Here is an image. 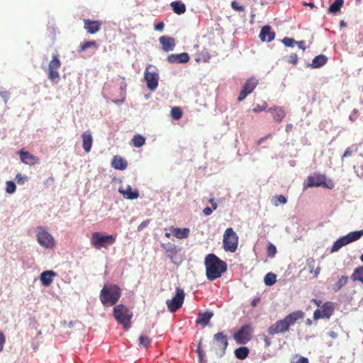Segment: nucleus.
<instances>
[{"mask_svg":"<svg viewBox=\"0 0 363 363\" xmlns=\"http://www.w3.org/2000/svg\"><path fill=\"white\" fill-rule=\"evenodd\" d=\"M196 352L198 353L200 363H206V361L204 359L205 354L201 348V340L198 343Z\"/></svg>","mask_w":363,"mask_h":363,"instance_id":"a19ab883","label":"nucleus"},{"mask_svg":"<svg viewBox=\"0 0 363 363\" xmlns=\"http://www.w3.org/2000/svg\"><path fill=\"white\" fill-rule=\"evenodd\" d=\"M16 182L18 184H23L27 179V177L22 176L21 174H17L16 176Z\"/></svg>","mask_w":363,"mask_h":363,"instance_id":"864d4df0","label":"nucleus"},{"mask_svg":"<svg viewBox=\"0 0 363 363\" xmlns=\"http://www.w3.org/2000/svg\"><path fill=\"white\" fill-rule=\"evenodd\" d=\"M132 142L134 147H140L145 144V138L140 135H135L132 139Z\"/></svg>","mask_w":363,"mask_h":363,"instance_id":"72a5a7b5","label":"nucleus"},{"mask_svg":"<svg viewBox=\"0 0 363 363\" xmlns=\"http://www.w3.org/2000/svg\"><path fill=\"white\" fill-rule=\"evenodd\" d=\"M348 281V277L347 276H342L339 278L337 283L333 286V290L335 292L338 291L341 289L342 286L347 284Z\"/></svg>","mask_w":363,"mask_h":363,"instance_id":"2f4dec72","label":"nucleus"},{"mask_svg":"<svg viewBox=\"0 0 363 363\" xmlns=\"http://www.w3.org/2000/svg\"><path fill=\"white\" fill-rule=\"evenodd\" d=\"M159 41L162 45V50L165 52L172 51L176 45L175 39L169 36H161Z\"/></svg>","mask_w":363,"mask_h":363,"instance_id":"2eb2a0df","label":"nucleus"},{"mask_svg":"<svg viewBox=\"0 0 363 363\" xmlns=\"http://www.w3.org/2000/svg\"><path fill=\"white\" fill-rule=\"evenodd\" d=\"M334 313V306L332 302H326L320 309H316L313 313V319L329 318Z\"/></svg>","mask_w":363,"mask_h":363,"instance_id":"ddd939ff","label":"nucleus"},{"mask_svg":"<svg viewBox=\"0 0 363 363\" xmlns=\"http://www.w3.org/2000/svg\"><path fill=\"white\" fill-rule=\"evenodd\" d=\"M151 342V339L146 335H141L139 337V345L144 347L147 348L148 345Z\"/></svg>","mask_w":363,"mask_h":363,"instance_id":"ea45409f","label":"nucleus"},{"mask_svg":"<svg viewBox=\"0 0 363 363\" xmlns=\"http://www.w3.org/2000/svg\"><path fill=\"white\" fill-rule=\"evenodd\" d=\"M343 247V245L340 239L337 240L333 245L330 252H335L338 251L341 247Z\"/></svg>","mask_w":363,"mask_h":363,"instance_id":"09e8293b","label":"nucleus"},{"mask_svg":"<svg viewBox=\"0 0 363 363\" xmlns=\"http://www.w3.org/2000/svg\"><path fill=\"white\" fill-rule=\"evenodd\" d=\"M183 115V111L181 108L175 106L171 109V116L174 120H179Z\"/></svg>","mask_w":363,"mask_h":363,"instance_id":"e433bc0d","label":"nucleus"},{"mask_svg":"<svg viewBox=\"0 0 363 363\" xmlns=\"http://www.w3.org/2000/svg\"><path fill=\"white\" fill-rule=\"evenodd\" d=\"M0 96L3 99L4 101L6 103L10 98V92L6 90L0 91Z\"/></svg>","mask_w":363,"mask_h":363,"instance_id":"603ef678","label":"nucleus"},{"mask_svg":"<svg viewBox=\"0 0 363 363\" xmlns=\"http://www.w3.org/2000/svg\"><path fill=\"white\" fill-rule=\"evenodd\" d=\"M20 159H35V157L31 155L28 152L24 151L23 150H21L18 152Z\"/></svg>","mask_w":363,"mask_h":363,"instance_id":"8fccbe9b","label":"nucleus"},{"mask_svg":"<svg viewBox=\"0 0 363 363\" xmlns=\"http://www.w3.org/2000/svg\"><path fill=\"white\" fill-rule=\"evenodd\" d=\"M315 262L313 258H311L307 260V265L309 268L310 272L313 273L314 277H317L318 276V274H320V267H317L315 269Z\"/></svg>","mask_w":363,"mask_h":363,"instance_id":"7c9ffc66","label":"nucleus"},{"mask_svg":"<svg viewBox=\"0 0 363 363\" xmlns=\"http://www.w3.org/2000/svg\"><path fill=\"white\" fill-rule=\"evenodd\" d=\"M170 6L172 7L174 12L178 15L183 14L186 12L185 4L180 1H172L170 4Z\"/></svg>","mask_w":363,"mask_h":363,"instance_id":"a878e982","label":"nucleus"},{"mask_svg":"<svg viewBox=\"0 0 363 363\" xmlns=\"http://www.w3.org/2000/svg\"><path fill=\"white\" fill-rule=\"evenodd\" d=\"M5 342H6L5 335H4V333L2 332H0V352L3 350L4 345Z\"/></svg>","mask_w":363,"mask_h":363,"instance_id":"4d7b16f0","label":"nucleus"},{"mask_svg":"<svg viewBox=\"0 0 363 363\" xmlns=\"http://www.w3.org/2000/svg\"><path fill=\"white\" fill-rule=\"evenodd\" d=\"M294 363H309V361L307 357H300Z\"/></svg>","mask_w":363,"mask_h":363,"instance_id":"052dcab7","label":"nucleus"},{"mask_svg":"<svg viewBox=\"0 0 363 363\" xmlns=\"http://www.w3.org/2000/svg\"><path fill=\"white\" fill-rule=\"evenodd\" d=\"M257 84L258 81L257 79L254 77L248 79L244 84L243 88L239 94L238 101H243L248 94H251L253 91V90L257 86Z\"/></svg>","mask_w":363,"mask_h":363,"instance_id":"4468645a","label":"nucleus"},{"mask_svg":"<svg viewBox=\"0 0 363 363\" xmlns=\"http://www.w3.org/2000/svg\"><path fill=\"white\" fill-rule=\"evenodd\" d=\"M203 213L206 216H210L212 213V209L210 207H206L203 210Z\"/></svg>","mask_w":363,"mask_h":363,"instance_id":"69168bd1","label":"nucleus"},{"mask_svg":"<svg viewBox=\"0 0 363 363\" xmlns=\"http://www.w3.org/2000/svg\"><path fill=\"white\" fill-rule=\"evenodd\" d=\"M206 274L208 280L213 281L221 277L227 270V264L214 254H208L205 257Z\"/></svg>","mask_w":363,"mask_h":363,"instance_id":"f257e3e1","label":"nucleus"},{"mask_svg":"<svg viewBox=\"0 0 363 363\" xmlns=\"http://www.w3.org/2000/svg\"><path fill=\"white\" fill-rule=\"evenodd\" d=\"M296 44L298 45V47L299 48H301V50H303V51L306 50V45H305V42L303 40H301V41H296Z\"/></svg>","mask_w":363,"mask_h":363,"instance_id":"e2e57ef3","label":"nucleus"},{"mask_svg":"<svg viewBox=\"0 0 363 363\" xmlns=\"http://www.w3.org/2000/svg\"><path fill=\"white\" fill-rule=\"evenodd\" d=\"M164 24L163 22H160L155 25V29L158 31H162L164 29Z\"/></svg>","mask_w":363,"mask_h":363,"instance_id":"bf43d9fd","label":"nucleus"},{"mask_svg":"<svg viewBox=\"0 0 363 363\" xmlns=\"http://www.w3.org/2000/svg\"><path fill=\"white\" fill-rule=\"evenodd\" d=\"M264 281L267 286H272L277 281V277L272 272L268 273L265 275Z\"/></svg>","mask_w":363,"mask_h":363,"instance_id":"c9c22d12","label":"nucleus"},{"mask_svg":"<svg viewBox=\"0 0 363 363\" xmlns=\"http://www.w3.org/2000/svg\"><path fill=\"white\" fill-rule=\"evenodd\" d=\"M121 296V289L116 284L105 285L100 292V301L105 306H114Z\"/></svg>","mask_w":363,"mask_h":363,"instance_id":"7ed1b4c3","label":"nucleus"},{"mask_svg":"<svg viewBox=\"0 0 363 363\" xmlns=\"http://www.w3.org/2000/svg\"><path fill=\"white\" fill-rule=\"evenodd\" d=\"M328 58L324 55H319L313 60L311 66L313 68H318L326 64Z\"/></svg>","mask_w":363,"mask_h":363,"instance_id":"c85d7f7f","label":"nucleus"},{"mask_svg":"<svg viewBox=\"0 0 363 363\" xmlns=\"http://www.w3.org/2000/svg\"><path fill=\"white\" fill-rule=\"evenodd\" d=\"M172 233L178 239H184L189 237L190 230L187 228H172Z\"/></svg>","mask_w":363,"mask_h":363,"instance_id":"b1692460","label":"nucleus"},{"mask_svg":"<svg viewBox=\"0 0 363 363\" xmlns=\"http://www.w3.org/2000/svg\"><path fill=\"white\" fill-rule=\"evenodd\" d=\"M84 29L90 34H94L100 30L101 22L99 21H91L89 19H84Z\"/></svg>","mask_w":363,"mask_h":363,"instance_id":"f3484780","label":"nucleus"},{"mask_svg":"<svg viewBox=\"0 0 363 363\" xmlns=\"http://www.w3.org/2000/svg\"><path fill=\"white\" fill-rule=\"evenodd\" d=\"M267 253L268 257H274L277 253L276 247L273 244L269 243L267 248Z\"/></svg>","mask_w":363,"mask_h":363,"instance_id":"c03bdc74","label":"nucleus"},{"mask_svg":"<svg viewBox=\"0 0 363 363\" xmlns=\"http://www.w3.org/2000/svg\"><path fill=\"white\" fill-rule=\"evenodd\" d=\"M167 60L170 64L186 63L189 61V56L186 52L171 54L168 55Z\"/></svg>","mask_w":363,"mask_h":363,"instance_id":"dca6fc26","label":"nucleus"},{"mask_svg":"<svg viewBox=\"0 0 363 363\" xmlns=\"http://www.w3.org/2000/svg\"><path fill=\"white\" fill-rule=\"evenodd\" d=\"M259 37L263 42H271L274 39L275 33L271 30L269 26H264L262 28Z\"/></svg>","mask_w":363,"mask_h":363,"instance_id":"6ab92c4d","label":"nucleus"},{"mask_svg":"<svg viewBox=\"0 0 363 363\" xmlns=\"http://www.w3.org/2000/svg\"><path fill=\"white\" fill-rule=\"evenodd\" d=\"M16 186L12 181L6 182V191L9 194H13L15 192Z\"/></svg>","mask_w":363,"mask_h":363,"instance_id":"a18cd8bd","label":"nucleus"},{"mask_svg":"<svg viewBox=\"0 0 363 363\" xmlns=\"http://www.w3.org/2000/svg\"><path fill=\"white\" fill-rule=\"evenodd\" d=\"M162 247L164 249L167 256L173 262L174 257L177 255L179 250L176 245L172 244L167 245H162Z\"/></svg>","mask_w":363,"mask_h":363,"instance_id":"393cba45","label":"nucleus"},{"mask_svg":"<svg viewBox=\"0 0 363 363\" xmlns=\"http://www.w3.org/2000/svg\"><path fill=\"white\" fill-rule=\"evenodd\" d=\"M348 235L351 240V242H354L363 236V229L359 231L351 232L348 233Z\"/></svg>","mask_w":363,"mask_h":363,"instance_id":"79ce46f5","label":"nucleus"},{"mask_svg":"<svg viewBox=\"0 0 363 363\" xmlns=\"http://www.w3.org/2000/svg\"><path fill=\"white\" fill-rule=\"evenodd\" d=\"M113 313L116 321L122 325L125 329L130 327L133 313L123 304H119L113 308Z\"/></svg>","mask_w":363,"mask_h":363,"instance_id":"20e7f679","label":"nucleus"},{"mask_svg":"<svg viewBox=\"0 0 363 363\" xmlns=\"http://www.w3.org/2000/svg\"><path fill=\"white\" fill-rule=\"evenodd\" d=\"M82 146L86 152H90L93 143V138L90 130H86L82 134Z\"/></svg>","mask_w":363,"mask_h":363,"instance_id":"412c9836","label":"nucleus"},{"mask_svg":"<svg viewBox=\"0 0 363 363\" xmlns=\"http://www.w3.org/2000/svg\"><path fill=\"white\" fill-rule=\"evenodd\" d=\"M287 62L289 63H291V64H293V65H296L298 62V55L295 53H293L291 55H290L289 57H288V60H287Z\"/></svg>","mask_w":363,"mask_h":363,"instance_id":"3c124183","label":"nucleus"},{"mask_svg":"<svg viewBox=\"0 0 363 363\" xmlns=\"http://www.w3.org/2000/svg\"><path fill=\"white\" fill-rule=\"evenodd\" d=\"M212 316L213 313L211 312L201 313L199 314V318L196 320V323L198 324L206 325L209 323Z\"/></svg>","mask_w":363,"mask_h":363,"instance_id":"bb28decb","label":"nucleus"},{"mask_svg":"<svg viewBox=\"0 0 363 363\" xmlns=\"http://www.w3.org/2000/svg\"><path fill=\"white\" fill-rule=\"evenodd\" d=\"M351 155H352V150H350V148H347L343 155V157H350Z\"/></svg>","mask_w":363,"mask_h":363,"instance_id":"338daca9","label":"nucleus"},{"mask_svg":"<svg viewBox=\"0 0 363 363\" xmlns=\"http://www.w3.org/2000/svg\"><path fill=\"white\" fill-rule=\"evenodd\" d=\"M91 46L94 48L97 47L96 41H85L81 44L79 52L84 51L86 49Z\"/></svg>","mask_w":363,"mask_h":363,"instance_id":"37998d69","label":"nucleus"},{"mask_svg":"<svg viewBox=\"0 0 363 363\" xmlns=\"http://www.w3.org/2000/svg\"><path fill=\"white\" fill-rule=\"evenodd\" d=\"M252 333V325L245 324L234 334L233 338L238 344L245 345L251 340Z\"/></svg>","mask_w":363,"mask_h":363,"instance_id":"1a4fd4ad","label":"nucleus"},{"mask_svg":"<svg viewBox=\"0 0 363 363\" xmlns=\"http://www.w3.org/2000/svg\"><path fill=\"white\" fill-rule=\"evenodd\" d=\"M36 237L38 243L47 249H53L55 246V240L48 230L43 226L36 228Z\"/></svg>","mask_w":363,"mask_h":363,"instance_id":"6e6552de","label":"nucleus"},{"mask_svg":"<svg viewBox=\"0 0 363 363\" xmlns=\"http://www.w3.org/2000/svg\"><path fill=\"white\" fill-rule=\"evenodd\" d=\"M184 290L177 287L176 295L172 299L167 300L166 301L168 310L172 313H174L179 309L184 303Z\"/></svg>","mask_w":363,"mask_h":363,"instance_id":"9b49d317","label":"nucleus"},{"mask_svg":"<svg viewBox=\"0 0 363 363\" xmlns=\"http://www.w3.org/2000/svg\"><path fill=\"white\" fill-rule=\"evenodd\" d=\"M150 220L149 219H147L144 221H143L138 227V231H141L143 230L145 228H146L149 223H150Z\"/></svg>","mask_w":363,"mask_h":363,"instance_id":"6e6d98bb","label":"nucleus"},{"mask_svg":"<svg viewBox=\"0 0 363 363\" xmlns=\"http://www.w3.org/2000/svg\"><path fill=\"white\" fill-rule=\"evenodd\" d=\"M111 166L120 170H123L127 167V162L126 160H112Z\"/></svg>","mask_w":363,"mask_h":363,"instance_id":"f704fd0d","label":"nucleus"},{"mask_svg":"<svg viewBox=\"0 0 363 363\" xmlns=\"http://www.w3.org/2000/svg\"><path fill=\"white\" fill-rule=\"evenodd\" d=\"M209 202L211 203V206H212L213 209V210H216V209L217 208V207H218V205H217V203L214 201V199H211L209 200Z\"/></svg>","mask_w":363,"mask_h":363,"instance_id":"774afa93","label":"nucleus"},{"mask_svg":"<svg viewBox=\"0 0 363 363\" xmlns=\"http://www.w3.org/2000/svg\"><path fill=\"white\" fill-rule=\"evenodd\" d=\"M223 244L225 252L236 251L238 246V236L233 228H228L224 232Z\"/></svg>","mask_w":363,"mask_h":363,"instance_id":"0eeeda50","label":"nucleus"},{"mask_svg":"<svg viewBox=\"0 0 363 363\" xmlns=\"http://www.w3.org/2000/svg\"><path fill=\"white\" fill-rule=\"evenodd\" d=\"M308 186H320L325 184V178L320 174H314L308 178Z\"/></svg>","mask_w":363,"mask_h":363,"instance_id":"4be33fe9","label":"nucleus"},{"mask_svg":"<svg viewBox=\"0 0 363 363\" xmlns=\"http://www.w3.org/2000/svg\"><path fill=\"white\" fill-rule=\"evenodd\" d=\"M127 87L126 83L124 82V79H123V82L121 83L120 85V89L121 90L122 94L124 95L125 92V89Z\"/></svg>","mask_w":363,"mask_h":363,"instance_id":"680f3d73","label":"nucleus"},{"mask_svg":"<svg viewBox=\"0 0 363 363\" xmlns=\"http://www.w3.org/2000/svg\"><path fill=\"white\" fill-rule=\"evenodd\" d=\"M211 58V55L207 50H203L199 55V57L196 59V62L203 61L204 62H207L209 61Z\"/></svg>","mask_w":363,"mask_h":363,"instance_id":"4c0bfd02","label":"nucleus"},{"mask_svg":"<svg viewBox=\"0 0 363 363\" xmlns=\"http://www.w3.org/2000/svg\"><path fill=\"white\" fill-rule=\"evenodd\" d=\"M272 133H269V134L266 135L265 136H264V137L261 138L258 140L257 144H258V145H261V144H262L264 140H266L267 138H269L272 137Z\"/></svg>","mask_w":363,"mask_h":363,"instance_id":"0e129e2a","label":"nucleus"},{"mask_svg":"<svg viewBox=\"0 0 363 363\" xmlns=\"http://www.w3.org/2000/svg\"><path fill=\"white\" fill-rule=\"evenodd\" d=\"M267 111L272 113L274 121L277 123H281L286 116L284 109L281 106L269 108Z\"/></svg>","mask_w":363,"mask_h":363,"instance_id":"aec40b11","label":"nucleus"},{"mask_svg":"<svg viewBox=\"0 0 363 363\" xmlns=\"http://www.w3.org/2000/svg\"><path fill=\"white\" fill-rule=\"evenodd\" d=\"M267 108V103L266 101H262L260 104H257L252 109V111L255 113H257V112L266 110Z\"/></svg>","mask_w":363,"mask_h":363,"instance_id":"de8ad7c7","label":"nucleus"},{"mask_svg":"<svg viewBox=\"0 0 363 363\" xmlns=\"http://www.w3.org/2000/svg\"><path fill=\"white\" fill-rule=\"evenodd\" d=\"M339 239L342 242L343 246L352 242L348 234L345 236H343V237L339 238Z\"/></svg>","mask_w":363,"mask_h":363,"instance_id":"13d9d810","label":"nucleus"},{"mask_svg":"<svg viewBox=\"0 0 363 363\" xmlns=\"http://www.w3.org/2000/svg\"><path fill=\"white\" fill-rule=\"evenodd\" d=\"M231 7L233 9L237 11H243L244 7L242 6H240L236 1H233L231 2Z\"/></svg>","mask_w":363,"mask_h":363,"instance_id":"5fc2aeb1","label":"nucleus"},{"mask_svg":"<svg viewBox=\"0 0 363 363\" xmlns=\"http://www.w3.org/2000/svg\"><path fill=\"white\" fill-rule=\"evenodd\" d=\"M281 41L286 47H294L296 43L294 38L288 37L284 38Z\"/></svg>","mask_w":363,"mask_h":363,"instance_id":"49530a36","label":"nucleus"},{"mask_svg":"<svg viewBox=\"0 0 363 363\" xmlns=\"http://www.w3.org/2000/svg\"><path fill=\"white\" fill-rule=\"evenodd\" d=\"M344 0H335L332 5L329 7L328 11L330 13H337L342 6Z\"/></svg>","mask_w":363,"mask_h":363,"instance_id":"473e14b6","label":"nucleus"},{"mask_svg":"<svg viewBox=\"0 0 363 363\" xmlns=\"http://www.w3.org/2000/svg\"><path fill=\"white\" fill-rule=\"evenodd\" d=\"M152 69L155 68L150 65L146 67L144 78L147 82V88L153 91L158 86L159 75L155 71L151 70Z\"/></svg>","mask_w":363,"mask_h":363,"instance_id":"f8f14e48","label":"nucleus"},{"mask_svg":"<svg viewBox=\"0 0 363 363\" xmlns=\"http://www.w3.org/2000/svg\"><path fill=\"white\" fill-rule=\"evenodd\" d=\"M228 345L227 336L223 332L214 334L211 347L217 357H221L225 354Z\"/></svg>","mask_w":363,"mask_h":363,"instance_id":"39448f33","label":"nucleus"},{"mask_svg":"<svg viewBox=\"0 0 363 363\" xmlns=\"http://www.w3.org/2000/svg\"><path fill=\"white\" fill-rule=\"evenodd\" d=\"M304 313L302 311H296L287 315L284 319L279 320L272 325L267 330L271 335L287 332L290 326L294 325L296 322L302 319Z\"/></svg>","mask_w":363,"mask_h":363,"instance_id":"f03ea898","label":"nucleus"},{"mask_svg":"<svg viewBox=\"0 0 363 363\" xmlns=\"http://www.w3.org/2000/svg\"><path fill=\"white\" fill-rule=\"evenodd\" d=\"M118 191L126 199H136L139 196V192L137 189H133L128 185L125 188L120 187Z\"/></svg>","mask_w":363,"mask_h":363,"instance_id":"a211bd4d","label":"nucleus"},{"mask_svg":"<svg viewBox=\"0 0 363 363\" xmlns=\"http://www.w3.org/2000/svg\"><path fill=\"white\" fill-rule=\"evenodd\" d=\"M234 352L237 359L243 360L248 357L250 350L247 347L243 346L237 348Z\"/></svg>","mask_w":363,"mask_h":363,"instance_id":"cd10ccee","label":"nucleus"},{"mask_svg":"<svg viewBox=\"0 0 363 363\" xmlns=\"http://www.w3.org/2000/svg\"><path fill=\"white\" fill-rule=\"evenodd\" d=\"M272 202L275 206H277L279 204H285L287 200L283 195H276L272 198Z\"/></svg>","mask_w":363,"mask_h":363,"instance_id":"58836bf2","label":"nucleus"},{"mask_svg":"<svg viewBox=\"0 0 363 363\" xmlns=\"http://www.w3.org/2000/svg\"><path fill=\"white\" fill-rule=\"evenodd\" d=\"M116 242V236L113 235H103L99 232H94L91 235V242L97 250L102 247L107 248L108 245Z\"/></svg>","mask_w":363,"mask_h":363,"instance_id":"423d86ee","label":"nucleus"},{"mask_svg":"<svg viewBox=\"0 0 363 363\" xmlns=\"http://www.w3.org/2000/svg\"><path fill=\"white\" fill-rule=\"evenodd\" d=\"M55 275L56 273L52 270L45 271L41 273L40 279L42 284L44 286H48L52 282L53 278Z\"/></svg>","mask_w":363,"mask_h":363,"instance_id":"5701e85b","label":"nucleus"},{"mask_svg":"<svg viewBox=\"0 0 363 363\" xmlns=\"http://www.w3.org/2000/svg\"><path fill=\"white\" fill-rule=\"evenodd\" d=\"M351 279L353 281H359L363 284V265L354 269Z\"/></svg>","mask_w":363,"mask_h":363,"instance_id":"c756f323","label":"nucleus"},{"mask_svg":"<svg viewBox=\"0 0 363 363\" xmlns=\"http://www.w3.org/2000/svg\"><path fill=\"white\" fill-rule=\"evenodd\" d=\"M61 67V62L57 55H54L52 57L51 61L49 62L48 68V78L53 82L57 83L60 78V73L58 69Z\"/></svg>","mask_w":363,"mask_h":363,"instance_id":"9d476101","label":"nucleus"}]
</instances>
